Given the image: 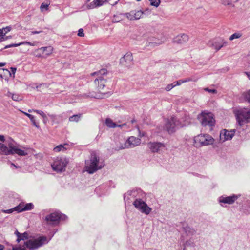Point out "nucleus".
<instances>
[{"label":"nucleus","mask_w":250,"mask_h":250,"mask_svg":"<svg viewBox=\"0 0 250 250\" xmlns=\"http://www.w3.org/2000/svg\"><path fill=\"white\" fill-rule=\"evenodd\" d=\"M16 143L11 138L6 140L4 144L0 143V154L4 155L18 154L19 156H24L27 154L24 151L18 148Z\"/></svg>","instance_id":"obj_1"},{"label":"nucleus","mask_w":250,"mask_h":250,"mask_svg":"<svg viewBox=\"0 0 250 250\" xmlns=\"http://www.w3.org/2000/svg\"><path fill=\"white\" fill-rule=\"evenodd\" d=\"M104 166V164L100 163L99 157L95 151H93L91 153L89 160L85 162V168L88 173L93 174L98 170L102 169Z\"/></svg>","instance_id":"obj_2"},{"label":"nucleus","mask_w":250,"mask_h":250,"mask_svg":"<svg viewBox=\"0 0 250 250\" xmlns=\"http://www.w3.org/2000/svg\"><path fill=\"white\" fill-rule=\"evenodd\" d=\"M237 123L240 126H242L245 123H250V108L239 109L235 113Z\"/></svg>","instance_id":"obj_3"},{"label":"nucleus","mask_w":250,"mask_h":250,"mask_svg":"<svg viewBox=\"0 0 250 250\" xmlns=\"http://www.w3.org/2000/svg\"><path fill=\"white\" fill-rule=\"evenodd\" d=\"M56 231H55V232L53 233L49 240L47 239L46 236H42L34 240H27L26 242H24V245L30 250H33L37 249L42 246L43 244L48 243Z\"/></svg>","instance_id":"obj_4"},{"label":"nucleus","mask_w":250,"mask_h":250,"mask_svg":"<svg viewBox=\"0 0 250 250\" xmlns=\"http://www.w3.org/2000/svg\"><path fill=\"white\" fill-rule=\"evenodd\" d=\"M107 74V70L106 69H102L100 70L92 73V75H96L97 78L94 80V84L98 90L100 91L105 86L106 80L104 76Z\"/></svg>","instance_id":"obj_5"},{"label":"nucleus","mask_w":250,"mask_h":250,"mask_svg":"<svg viewBox=\"0 0 250 250\" xmlns=\"http://www.w3.org/2000/svg\"><path fill=\"white\" fill-rule=\"evenodd\" d=\"M197 119L200 121L202 126H213L215 125V120L212 114L210 112H207L206 111H202L197 116Z\"/></svg>","instance_id":"obj_6"},{"label":"nucleus","mask_w":250,"mask_h":250,"mask_svg":"<svg viewBox=\"0 0 250 250\" xmlns=\"http://www.w3.org/2000/svg\"><path fill=\"white\" fill-rule=\"evenodd\" d=\"M194 145L196 147H200L212 144L214 139L208 134H200L194 138Z\"/></svg>","instance_id":"obj_7"},{"label":"nucleus","mask_w":250,"mask_h":250,"mask_svg":"<svg viewBox=\"0 0 250 250\" xmlns=\"http://www.w3.org/2000/svg\"><path fill=\"white\" fill-rule=\"evenodd\" d=\"M68 160L66 158H57L51 164V167L54 171L62 172L65 170Z\"/></svg>","instance_id":"obj_8"},{"label":"nucleus","mask_w":250,"mask_h":250,"mask_svg":"<svg viewBox=\"0 0 250 250\" xmlns=\"http://www.w3.org/2000/svg\"><path fill=\"white\" fill-rule=\"evenodd\" d=\"M67 216L59 211H55L46 216L45 220L49 224H58L60 220H65Z\"/></svg>","instance_id":"obj_9"},{"label":"nucleus","mask_w":250,"mask_h":250,"mask_svg":"<svg viewBox=\"0 0 250 250\" xmlns=\"http://www.w3.org/2000/svg\"><path fill=\"white\" fill-rule=\"evenodd\" d=\"M182 126L176 118L172 117L170 119L167 121L165 128L167 131L170 134L174 132L177 128L181 127Z\"/></svg>","instance_id":"obj_10"},{"label":"nucleus","mask_w":250,"mask_h":250,"mask_svg":"<svg viewBox=\"0 0 250 250\" xmlns=\"http://www.w3.org/2000/svg\"><path fill=\"white\" fill-rule=\"evenodd\" d=\"M133 205L137 209L145 215H147L149 214L152 211V208L148 207L146 202L143 200V199L134 201Z\"/></svg>","instance_id":"obj_11"},{"label":"nucleus","mask_w":250,"mask_h":250,"mask_svg":"<svg viewBox=\"0 0 250 250\" xmlns=\"http://www.w3.org/2000/svg\"><path fill=\"white\" fill-rule=\"evenodd\" d=\"M140 143L141 140L140 139L134 136H131L128 138L124 145H122L121 146L119 147H116L115 149L116 150H119L125 148H133L139 145Z\"/></svg>","instance_id":"obj_12"},{"label":"nucleus","mask_w":250,"mask_h":250,"mask_svg":"<svg viewBox=\"0 0 250 250\" xmlns=\"http://www.w3.org/2000/svg\"><path fill=\"white\" fill-rule=\"evenodd\" d=\"M130 195L134 201L141 200L146 196L145 192H144L141 189H136L130 191H128L127 193H125L124 195V200H127V196Z\"/></svg>","instance_id":"obj_13"},{"label":"nucleus","mask_w":250,"mask_h":250,"mask_svg":"<svg viewBox=\"0 0 250 250\" xmlns=\"http://www.w3.org/2000/svg\"><path fill=\"white\" fill-rule=\"evenodd\" d=\"M120 63L123 66L130 67L133 64L132 54L130 52H127L120 60Z\"/></svg>","instance_id":"obj_14"},{"label":"nucleus","mask_w":250,"mask_h":250,"mask_svg":"<svg viewBox=\"0 0 250 250\" xmlns=\"http://www.w3.org/2000/svg\"><path fill=\"white\" fill-rule=\"evenodd\" d=\"M147 146L152 152L155 153L159 152L165 148V146L164 144L160 142H150L148 143Z\"/></svg>","instance_id":"obj_15"},{"label":"nucleus","mask_w":250,"mask_h":250,"mask_svg":"<svg viewBox=\"0 0 250 250\" xmlns=\"http://www.w3.org/2000/svg\"><path fill=\"white\" fill-rule=\"evenodd\" d=\"M238 198V196L234 194L229 196H221L219 198V201L221 204L231 205L233 204Z\"/></svg>","instance_id":"obj_16"},{"label":"nucleus","mask_w":250,"mask_h":250,"mask_svg":"<svg viewBox=\"0 0 250 250\" xmlns=\"http://www.w3.org/2000/svg\"><path fill=\"white\" fill-rule=\"evenodd\" d=\"M34 208V205L32 203L24 204L21 202L19 205L14 208V209L18 212H21L26 210H31Z\"/></svg>","instance_id":"obj_17"},{"label":"nucleus","mask_w":250,"mask_h":250,"mask_svg":"<svg viewBox=\"0 0 250 250\" xmlns=\"http://www.w3.org/2000/svg\"><path fill=\"white\" fill-rule=\"evenodd\" d=\"M235 129H232L230 131H228L226 129L222 130L220 134V139L223 142L231 140L233 137L235 132Z\"/></svg>","instance_id":"obj_18"},{"label":"nucleus","mask_w":250,"mask_h":250,"mask_svg":"<svg viewBox=\"0 0 250 250\" xmlns=\"http://www.w3.org/2000/svg\"><path fill=\"white\" fill-rule=\"evenodd\" d=\"M222 42L223 40H221L220 39H214L210 41L209 42L208 45L210 46L213 47L217 51L224 46V44H226L227 43L226 42H224L223 43Z\"/></svg>","instance_id":"obj_19"},{"label":"nucleus","mask_w":250,"mask_h":250,"mask_svg":"<svg viewBox=\"0 0 250 250\" xmlns=\"http://www.w3.org/2000/svg\"><path fill=\"white\" fill-rule=\"evenodd\" d=\"M188 39H189L188 36L187 35H186L185 34H183L177 36L174 39L173 42L177 43L183 44V43H184L186 42H188Z\"/></svg>","instance_id":"obj_20"},{"label":"nucleus","mask_w":250,"mask_h":250,"mask_svg":"<svg viewBox=\"0 0 250 250\" xmlns=\"http://www.w3.org/2000/svg\"><path fill=\"white\" fill-rule=\"evenodd\" d=\"M36 42H34V43H31V42H21L19 43H12V44H10L6 45L3 48H2V47H0V51H1L4 49H7V48H9L10 47H18L22 44H28L30 46H34L36 45Z\"/></svg>","instance_id":"obj_21"},{"label":"nucleus","mask_w":250,"mask_h":250,"mask_svg":"<svg viewBox=\"0 0 250 250\" xmlns=\"http://www.w3.org/2000/svg\"><path fill=\"white\" fill-rule=\"evenodd\" d=\"M53 50V48L51 46L46 47H42L37 49L36 51H41L42 53H45L46 55H49L52 54Z\"/></svg>","instance_id":"obj_22"},{"label":"nucleus","mask_w":250,"mask_h":250,"mask_svg":"<svg viewBox=\"0 0 250 250\" xmlns=\"http://www.w3.org/2000/svg\"><path fill=\"white\" fill-rule=\"evenodd\" d=\"M183 229L185 232V233L189 236L193 235L195 232V231L193 229L190 228L188 226H184L183 225Z\"/></svg>","instance_id":"obj_23"},{"label":"nucleus","mask_w":250,"mask_h":250,"mask_svg":"<svg viewBox=\"0 0 250 250\" xmlns=\"http://www.w3.org/2000/svg\"><path fill=\"white\" fill-rule=\"evenodd\" d=\"M102 5V3H100L94 0L92 2L87 5V8L88 9H92Z\"/></svg>","instance_id":"obj_24"},{"label":"nucleus","mask_w":250,"mask_h":250,"mask_svg":"<svg viewBox=\"0 0 250 250\" xmlns=\"http://www.w3.org/2000/svg\"><path fill=\"white\" fill-rule=\"evenodd\" d=\"M23 113L24 114V115H25L26 116H27L29 118V119L30 120V121L32 122L33 125L35 126L37 128H39V125L36 122V121H35V117L30 114H29L28 113H26V112H23Z\"/></svg>","instance_id":"obj_25"},{"label":"nucleus","mask_w":250,"mask_h":250,"mask_svg":"<svg viewBox=\"0 0 250 250\" xmlns=\"http://www.w3.org/2000/svg\"><path fill=\"white\" fill-rule=\"evenodd\" d=\"M105 124L107 126L110 128H114L117 126V124L113 122L110 119H106L105 121Z\"/></svg>","instance_id":"obj_26"},{"label":"nucleus","mask_w":250,"mask_h":250,"mask_svg":"<svg viewBox=\"0 0 250 250\" xmlns=\"http://www.w3.org/2000/svg\"><path fill=\"white\" fill-rule=\"evenodd\" d=\"M122 15L125 16L129 20H135L134 11H131L130 12L124 13Z\"/></svg>","instance_id":"obj_27"},{"label":"nucleus","mask_w":250,"mask_h":250,"mask_svg":"<svg viewBox=\"0 0 250 250\" xmlns=\"http://www.w3.org/2000/svg\"><path fill=\"white\" fill-rule=\"evenodd\" d=\"M81 116H82V114H76V115H73L71 116H70L69 118V121L70 122H78L81 117Z\"/></svg>","instance_id":"obj_28"},{"label":"nucleus","mask_w":250,"mask_h":250,"mask_svg":"<svg viewBox=\"0 0 250 250\" xmlns=\"http://www.w3.org/2000/svg\"><path fill=\"white\" fill-rule=\"evenodd\" d=\"M29 238V235L27 232H25L23 233H21V236L20 237L19 239H17L16 241L19 243L21 240H25L28 239Z\"/></svg>","instance_id":"obj_29"},{"label":"nucleus","mask_w":250,"mask_h":250,"mask_svg":"<svg viewBox=\"0 0 250 250\" xmlns=\"http://www.w3.org/2000/svg\"><path fill=\"white\" fill-rule=\"evenodd\" d=\"M143 13L144 12L141 10H138L137 11H134L135 20L140 19Z\"/></svg>","instance_id":"obj_30"},{"label":"nucleus","mask_w":250,"mask_h":250,"mask_svg":"<svg viewBox=\"0 0 250 250\" xmlns=\"http://www.w3.org/2000/svg\"><path fill=\"white\" fill-rule=\"evenodd\" d=\"M5 72L8 73L10 76H11V73H10V71H9L8 69L4 68H0V77L1 78H3V76Z\"/></svg>","instance_id":"obj_31"},{"label":"nucleus","mask_w":250,"mask_h":250,"mask_svg":"<svg viewBox=\"0 0 250 250\" xmlns=\"http://www.w3.org/2000/svg\"><path fill=\"white\" fill-rule=\"evenodd\" d=\"M150 2V5L156 7L159 6L161 0H149Z\"/></svg>","instance_id":"obj_32"},{"label":"nucleus","mask_w":250,"mask_h":250,"mask_svg":"<svg viewBox=\"0 0 250 250\" xmlns=\"http://www.w3.org/2000/svg\"><path fill=\"white\" fill-rule=\"evenodd\" d=\"M191 246L194 247V244L193 242L191 240H188L186 242V243L184 244V248L183 250H185L186 248L188 246Z\"/></svg>","instance_id":"obj_33"},{"label":"nucleus","mask_w":250,"mask_h":250,"mask_svg":"<svg viewBox=\"0 0 250 250\" xmlns=\"http://www.w3.org/2000/svg\"><path fill=\"white\" fill-rule=\"evenodd\" d=\"M241 36V34L239 33H235L231 35L229 37V40L232 41L235 39H238Z\"/></svg>","instance_id":"obj_34"},{"label":"nucleus","mask_w":250,"mask_h":250,"mask_svg":"<svg viewBox=\"0 0 250 250\" xmlns=\"http://www.w3.org/2000/svg\"><path fill=\"white\" fill-rule=\"evenodd\" d=\"M33 112L40 114L43 118L44 121H45V118H46V115L42 111L39 110H33Z\"/></svg>","instance_id":"obj_35"},{"label":"nucleus","mask_w":250,"mask_h":250,"mask_svg":"<svg viewBox=\"0 0 250 250\" xmlns=\"http://www.w3.org/2000/svg\"><path fill=\"white\" fill-rule=\"evenodd\" d=\"M10 94L12 95L11 98L14 101H19L21 100L19 95L18 94H13L12 93H10Z\"/></svg>","instance_id":"obj_36"},{"label":"nucleus","mask_w":250,"mask_h":250,"mask_svg":"<svg viewBox=\"0 0 250 250\" xmlns=\"http://www.w3.org/2000/svg\"><path fill=\"white\" fill-rule=\"evenodd\" d=\"M126 199L127 200H124L125 204H130L131 203H133V202L134 201L133 199L131 197L130 195H129L127 196Z\"/></svg>","instance_id":"obj_37"},{"label":"nucleus","mask_w":250,"mask_h":250,"mask_svg":"<svg viewBox=\"0 0 250 250\" xmlns=\"http://www.w3.org/2000/svg\"><path fill=\"white\" fill-rule=\"evenodd\" d=\"M5 35V32L2 31L1 29H0V40L1 41L6 40V39H4V36Z\"/></svg>","instance_id":"obj_38"},{"label":"nucleus","mask_w":250,"mask_h":250,"mask_svg":"<svg viewBox=\"0 0 250 250\" xmlns=\"http://www.w3.org/2000/svg\"><path fill=\"white\" fill-rule=\"evenodd\" d=\"M48 4L42 3L40 6L41 10L42 11H43L44 10H47L48 8Z\"/></svg>","instance_id":"obj_39"},{"label":"nucleus","mask_w":250,"mask_h":250,"mask_svg":"<svg viewBox=\"0 0 250 250\" xmlns=\"http://www.w3.org/2000/svg\"><path fill=\"white\" fill-rule=\"evenodd\" d=\"M205 91H208L209 93H214V94H215L217 93V90L215 89H209L208 88H205L204 89Z\"/></svg>","instance_id":"obj_40"},{"label":"nucleus","mask_w":250,"mask_h":250,"mask_svg":"<svg viewBox=\"0 0 250 250\" xmlns=\"http://www.w3.org/2000/svg\"><path fill=\"white\" fill-rule=\"evenodd\" d=\"M182 83H183V82L182 80H179L177 81L174 82L172 84L173 85L174 87L177 85H180Z\"/></svg>","instance_id":"obj_41"},{"label":"nucleus","mask_w":250,"mask_h":250,"mask_svg":"<svg viewBox=\"0 0 250 250\" xmlns=\"http://www.w3.org/2000/svg\"><path fill=\"white\" fill-rule=\"evenodd\" d=\"M11 29H12V28L11 26H7L6 27H4V28H2L1 29L3 31L5 32V34H6L8 32H10L11 30Z\"/></svg>","instance_id":"obj_42"},{"label":"nucleus","mask_w":250,"mask_h":250,"mask_svg":"<svg viewBox=\"0 0 250 250\" xmlns=\"http://www.w3.org/2000/svg\"><path fill=\"white\" fill-rule=\"evenodd\" d=\"M63 146L62 145H60L59 146H57L55 147L54 149V151L56 152H59L61 150L62 148H63Z\"/></svg>","instance_id":"obj_43"},{"label":"nucleus","mask_w":250,"mask_h":250,"mask_svg":"<svg viewBox=\"0 0 250 250\" xmlns=\"http://www.w3.org/2000/svg\"><path fill=\"white\" fill-rule=\"evenodd\" d=\"M245 99L249 103H250V90L246 93Z\"/></svg>","instance_id":"obj_44"},{"label":"nucleus","mask_w":250,"mask_h":250,"mask_svg":"<svg viewBox=\"0 0 250 250\" xmlns=\"http://www.w3.org/2000/svg\"><path fill=\"white\" fill-rule=\"evenodd\" d=\"M78 36H80V37H84V34L83 32V29L80 28L79 29L78 33Z\"/></svg>","instance_id":"obj_45"},{"label":"nucleus","mask_w":250,"mask_h":250,"mask_svg":"<svg viewBox=\"0 0 250 250\" xmlns=\"http://www.w3.org/2000/svg\"><path fill=\"white\" fill-rule=\"evenodd\" d=\"M197 79H193L192 78H186L184 80H182V81L183 82V83H184L188 82H190V81L196 82L197 81Z\"/></svg>","instance_id":"obj_46"},{"label":"nucleus","mask_w":250,"mask_h":250,"mask_svg":"<svg viewBox=\"0 0 250 250\" xmlns=\"http://www.w3.org/2000/svg\"><path fill=\"white\" fill-rule=\"evenodd\" d=\"M174 87L172 83L168 84L165 88L167 91H169Z\"/></svg>","instance_id":"obj_47"},{"label":"nucleus","mask_w":250,"mask_h":250,"mask_svg":"<svg viewBox=\"0 0 250 250\" xmlns=\"http://www.w3.org/2000/svg\"><path fill=\"white\" fill-rule=\"evenodd\" d=\"M42 86H46V84L44 83H41V84H40L39 85H36V88L37 89V90L38 91H41V90L40 89V88H41V87Z\"/></svg>","instance_id":"obj_48"},{"label":"nucleus","mask_w":250,"mask_h":250,"mask_svg":"<svg viewBox=\"0 0 250 250\" xmlns=\"http://www.w3.org/2000/svg\"><path fill=\"white\" fill-rule=\"evenodd\" d=\"M14 211H16L15 209H14V208L12 209H7V210H2V211L5 213H11Z\"/></svg>","instance_id":"obj_49"},{"label":"nucleus","mask_w":250,"mask_h":250,"mask_svg":"<svg viewBox=\"0 0 250 250\" xmlns=\"http://www.w3.org/2000/svg\"><path fill=\"white\" fill-rule=\"evenodd\" d=\"M10 69L11 70V72H10V73H11V76H10L12 77V75H13V77H14V75H15V74L17 69L15 67H12L10 68Z\"/></svg>","instance_id":"obj_50"},{"label":"nucleus","mask_w":250,"mask_h":250,"mask_svg":"<svg viewBox=\"0 0 250 250\" xmlns=\"http://www.w3.org/2000/svg\"><path fill=\"white\" fill-rule=\"evenodd\" d=\"M12 250H25V248L21 246L13 247Z\"/></svg>","instance_id":"obj_51"},{"label":"nucleus","mask_w":250,"mask_h":250,"mask_svg":"<svg viewBox=\"0 0 250 250\" xmlns=\"http://www.w3.org/2000/svg\"><path fill=\"white\" fill-rule=\"evenodd\" d=\"M154 40L153 41V42H152V43H154V44H156L157 45H159V44H161L163 42H164V41H160L159 40L158 41H155L156 40V39L155 38H154Z\"/></svg>","instance_id":"obj_52"},{"label":"nucleus","mask_w":250,"mask_h":250,"mask_svg":"<svg viewBox=\"0 0 250 250\" xmlns=\"http://www.w3.org/2000/svg\"><path fill=\"white\" fill-rule=\"evenodd\" d=\"M238 0H228V2L227 3H223V4H227V5H230L231 4L232 2H236Z\"/></svg>","instance_id":"obj_53"},{"label":"nucleus","mask_w":250,"mask_h":250,"mask_svg":"<svg viewBox=\"0 0 250 250\" xmlns=\"http://www.w3.org/2000/svg\"><path fill=\"white\" fill-rule=\"evenodd\" d=\"M117 17H116L115 16H114V18L112 20L113 22H114V23L118 22L121 21V19H119L118 18L117 19Z\"/></svg>","instance_id":"obj_54"},{"label":"nucleus","mask_w":250,"mask_h":250,"mask_svg":"<svg viewBox=\"0 0 250 250\" xmlns=\"http://www.w3.org/2000/svg\"><path fill=\"white\" fill-rule=\"evenodd\" d=\"M15 234L16 235V236L17 237V239H19L20 237L21 236V233H20L19 232H18V231L17 230L15 232Z\"/></svg>","instance_id":"obj_55"},{"label":"nucleus","mask_w":250,"mask_h":250,"mask_svg":"<svg viewBox=\"0 0 250 250\" xmlns=\"http://www.w3.org/2000/svg\"><path fill=\"white\" fill-rule=\"evenodd\" d=\"M0 141L4 142L5 141V137L3 135H0Z\"/></svg>","instance_id":"obj_56"},{"label":"nucleus","mask_w":250,"mask_h":250,"mask_svg":"<svg viewBox=\"0 0 250 250\" xmlns=\"http://www.w3.org/2000/svg\"><path fill=\"white\" fill-rule=\"evenodd\" d=\"M48 116L53 120L55 119L56 116L53 114H48Z\"/></svg>","instance_id":"obj_57"},{"label":"nucleus","mask_w":250,"mask_h":250,"mask_svg":"<svg viewBox=\"0 0 250 250\" xmlns=\"http://www.w3.org/2000/svg\"><path fill=\"white\" fill-rule=\"evenodd\" d=\"M42 31H32L31 32L32 34H39Z\"/></svg>","instance_id":"obj_58"},{"label":"nucleus","mask_w":250,"mask_h":250,"mask_svg":"<svg viewBox=\"0 0 250 250\" xmlns=\"http://www.w3.org/2000/svg\"><path fill=\"white\" fill-rule=\"evenodd\" d=\"M125 125H126V124L124 123V124H121V125H117V127H119L122 128L123 126H125Z\"/></svg>","instance_id":"obj_59"},{"label":"nucleus","mask_w":250,"mask_h":250,"mask_svg":"<svg viewBox=\"0 0 250 250\" xmlns=\"http://www.w3.org/2000/svg\"><path fill=\"white\" fill-rule=\"evenodd\" d=\"M4 249V246L3 245L0 244V250H3Z\"/></svg>","instance_id":"obj_60"},{"label":"nucleus","mask_w":250,"mask_h":250,"mask_svg":"<svg viewBox=\"0 0 250 250\" xmlns=\"http://www.w3.org/2000/svg\"><path fill=\"white\" fill-rule=\"evenodd\" d=\"M96 1L99 2L100 3H102V5L104 4V1L102 0H96Z\"/></svg>","instance_id":"obj_61"},{"label":"nucleus","mask_w":250,"mask_h":250,"mask_svg":"<svg viewBox=\"0 0 250 250\" xmlns=\"http://www.w3.org/2000/svg\"><path fill=\"white\" fill-rule=\"evenodd\" d=\"M247 75L248 76V78L250 80V72H245Z\"/></svg>","instance_id":"obj_62"},{"label":"nucleus","mask_w":250,"mask_h":250,"mask_svg":"<svg viewBox=\"0 0 250 250\" xmlns=\"http://www.w3.org/2000/svg\"><path fill=\"white\" fill-rule=\"evenodd\" d=\"M5 65V63L0 62V66H3Z\"/></svg>","instance_id":"obj_63"},{"label":"nucleus","mask_w":250,"mask_h":250,"mask_svg":"<svg viewBox=\"0 0 250 250\" xmlns=\"http://www.w3.org/2000/svg\"><path fill=\"white\" fill-rule=\"evenodd\" d=\"M145 135H144V133H143L142 134H141V133H140V137H142V136H144Z\"/></svg>","instance_id":"obj_64"}]
</instances>
